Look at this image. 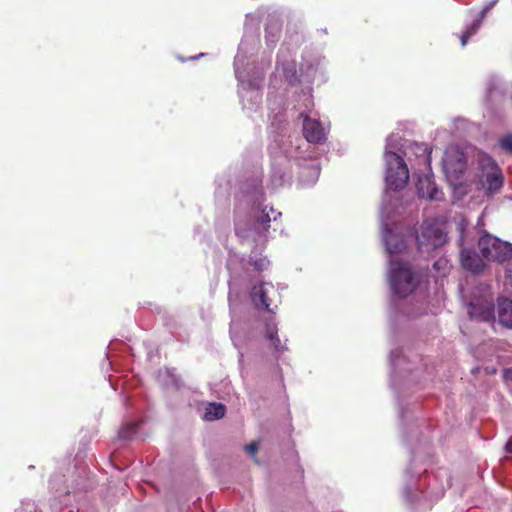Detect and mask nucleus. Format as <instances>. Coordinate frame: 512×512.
Masks as SVG:
<instances>
[{
  "mask_svg": "<svg viewBox=\"0 0 512 512\" xmlns=\"http://www.w3.org/2000/svg\"><path fill=\"white\" fill-rule=\"evenodd\" d=\"M277 295L275 287L271 283L262 282L255 285L251 291V298L257 308L265 309L270 313H274L273 298Z\"/></svg>",
  "mask_w": 512,
  "mask_h": 512,
  "instance_id": "nucleus-5",
  "label": "nucleus"
},
{
  "mask_svg": "<svg viewBox=\"0 0 512 512\" xmlns=\"http://www.w3.org/2000/svg\"><path fill=\"white\" fill-rule=\"evenodd\" d=\"M402 247H404V243L401 242L400 245H395V246H392L390 241L387 240V250L390 254H393V253H397L399 251H401Z\"/></svg>",
  "mask_w": 512,
  "mask_h": 512,
  "instance_id": "nucleus-20",
  "label": "nucleus"
},
{
  "mask_svg": "<svg viewBox=\"0 0 512 512\" xmlns=\"http://www.w3.org/2000/svg\"><path fill=\"white\" fill-rule=\"evenodd\" d=\"M482 169L481 185L487 193L493 194L503 186L502 171L497 163L490 156H483L480 159Z\"/></svg>",
  "mask_w": 512,
  "mask_h": 512,
  "instance_id": "nucleus-3",
  "label": "nucleus"
},
{
  "mask_svg": "<svg viewBox=\"0 0 512 512\" xmlns=\"http://www.w3.org/2000/svg\"><path fill=\"white\" fill-rule=\"evenodd\" d=\"M390 156L392 160L389 161L388 164L386 183L390 189L397 191L404 188L407 184L409 180V170L401 156L396 153H391Z\"/></svg>",
  "mask_w": 512,
  "mask_h": 512,
  "instance_id": "nucleus-4",
  "label": "nucleus"
},
{
  "mask_svg": "<svg viewBox=\"0 0 512 512\" xmlns=\"http://www.w3.org/2000/svg\"><path fill=\"white\" fill-rule=\"evenodd\" d=\"M479 252L489 262L505 263L512 259V244L484 232L477 243Z\"/></svg>",
  "mask_w": 512,
  "mask_h": 512,
  "instance_id": "nucleus-1",
  "label": "nucleus"
},
{
  "mask_svg": "<svg viewBox=\"0 0 512 512\" xmlns=\"http://www.w3.org/2000/svg\"><path fill=\"white\" fill-rule=\"evenodd\" d=\"M267 265H268V261L266 260V258H260L253 262V266L258 271H263L264 269L267 268Z\"/></svg>",
  "mask_w": 512,
  "mask_h": 512,
  "instance_id": "nucleus-19",
  "label": "nucleus"
},
{
  "mask_svg": "<svg viewBox=\"0 0 512 512\" xmlns=\"http://www.w3.org/2000/svg\"><path fill=\"white\" fill-rule=\"evenodd\" d=\"M468 314L472 319L489 322L494 319V305L490 301L477 299L469 304Z\"/></svg>",
  "mask_w": 512,
  "mask_h": 512,
  "instance_id": "nucleus-7",
  "label": "nucleus"
},
{
  "mask_svg": "<svg viewBox=\"0 0 512 512\" xmlns=\"http://www.w3.org/2000/svg\"><path fill=\"white\" fill-rule=\"evenodd\" d=\"M245 450L251 454V455H255L257 450H258V445L256 442H251L250 444L246 445L245 446Z\"/></svg>",
  "mask_w": 512,
  "mask_h": 512,
  "instance_id": "nucleus-21",
  "label": "nucleus"
},
{
  "mask_svg": "<svg viewBox=\"0 0 512 512\" xmlns=\"http://www.w3.org/2000/svg\"><path fill=\"white\" fill-rule=\"evenodd\" d=\"M270 221H271L270 215L268 212H266V209H264L262 215L257 219L259 229L262 232L268 231V229L270 227Z\"/></svg>",
  "mask_w": 512,
  "mask_h": 512,
  "instance_id": "nucleus-17",
  "label": "nucleus"
},
{
  "mask_svg": "<svg viewBox=\"0 0 512 512\" xmlns=\"http://www.w3.org/2000/svg\"><path fill=\"white\" fill-rule=\"evenodd\" d=\"M497 309L499 322L507 328H512V301L508 298H499Z\"/></svg>",
  "mask_w": 512,
  "mask_h": 512,
  "instance_id": "nucleus-12",
  "label": "nucleus"
},
{
  "mask_svg": "<svg viewBox=\"0 0 512 512\" xmlns=\"http://www.w3.org/2000/svg\"><path fill=\"white\" fill-rule=\"evenodd\" d=\"M390 285L399 297L411 294L418 285V280L406 262L395 261L391 263Z\"/></svg>",
  "mask_w": 512,
  "mask_h": 512,
  "instance_id": "nucleus-2",
  "label": "nucleus"
},
{
  "mask_svg": "<svg viewBox=\"0 0 512 512\" xmlns=\"http://www.w3.org/2000/svg\"><path fill=\"white\" fill-rule=\"evenodd\" d=\"M496 3L497 0H492L487 3L479 13L478 17L469 26H467L466 30L460 35L459 38L463 47L467 44L469 38L477 33L487 13L493 9Z\"/></svg>",
  "mask_w": 512,
  "mask_h": 512,
  "instance_id": "nucleus-11",
  "label": "nucleus"
},
{
  "mask_svg": "<svg viewBox=\"0 0 512 512\" xmlns=\"http://www.w3.org/2000/svg\"><path fill=\"white\" fill-rule=\"evenodd\" d=\"M137 429L136 423H128L120 429L118 436L122 440H129L137 432Z\"/></svg>",
  "mask_w": 512,
  "mask_h": 512,
  "instance_id": "nucleus-15",
  "label": "nucleus"
},
{
  "mask_svg": "<svg viewBox=\"0 0 512 512\" xmlns=\"http://www.w3.org/2000/svg\"><path fill=\"white\" fill-rule=\"evenodd\" d=\"M440 261H437L434 263V267L438 269V265H439Z\"/></svg>",
  "mask_w": 512,
  "mask_h": 512,
  "instance_id": "nucleus-24",
  "label": "nucleus"
},
{
  "mask_svg": "<svg viewBox=\"0 0 512 512\" xmlns=\"http://www.w3.org/2000/svg\"><path fill=\"white\" fill-rule=\"evenodd\" d=\"M499 146L506 153L512 155V134H507L499 139Z\"/></svg>",
  "mask_w": 512,
  "mask_h": 512,
  "instance_id": "nucleus-18",
  "label": "nucleus"
},
{
  "mask_svg": "<svg viewBox=\"0 0 512 512\" xmlns=\"http://www.w3.org/2000/svg\"><path fill=\"white\" fill-rule=\"evenodd\" d=\"M303 134L309 143L318 144L326 139L325 130L320 121L308 116H305L303 120Z\"/></svg>",
  "mask_w": 512,
  "mask_h": 512,
  "instance_id": "nucleus-8",
  "label": "nucleus"
},
{
  "mask_svg": "<svg viewBox=\"0 0 512 512\" xmlns=\"http://www.w3.org/2000/svg\"><path fill=\"white\" fill-rule=\"evenodd\" d=\"M503 380L506 382H512V368H507L503 370Z\"/></svg>",
  "mask_w": 512,
  "mask_h": 512,
  "instance_id": "nucleus-22",
  "label": "nucleus"
},
{
  "mask_svg": "<svg viewBox=\"0 0 512 512\" xmlns=\"http://www.w3.org/2000/svg\"><path fill=\"white\" fill-rule=\"evenodd\" d=\"M484 258H482L481 254H477L472 249H462L460 252V262L464 269L474 273L478 274L482 272L486 264L484 262Z\"/></svg>",
  "mask_w": 512,
  "mask_h": 512,
  "instance_id": "nucleus-9",
  "label": "nucleus"
},
{
  "mask_svg": "<svg viewBox=\"0 0 512 512\" xmlns=\"http://www.w3.org/2000/svg\"><path fill=\"white\" fill-rule=\"evenodd\" d=\"M267 337L272 342V345L274 346L276 351H281L284 349V347L282 346L281 341L277 335V330L275 329V327L268 326Z\"/></svg>",
  "mask_w": 512,
  "mask_h": 512,
  "instance_id": "nucleus-16",
  "label": "nucleus"
},
{
  "mask_svg": "<svg viewBox=\"0 0 512 512\" xmlns=\"http://www.w3.org/2000/svg\"><path fill=\"white\" fill-rule=\"evenodd\" d=\"M226 412L225 405L221 403H209L205 408L204 419L207 421H213L224 417Z\"/></svg>",
  "mask_w": 512,
  "mask_h": 512,
  "instance_id": "nucleus-13",
  "label": "nucleus"
},
{
  "mask_svg": "<svg viewBox=\"0 0 512 512\" xmlns=\"http://www.w3.org/2000/svg\"><path fill=\"white\" fill-rule=\"evenodd\" d=\"M422 235H423V237H426V238H431L433 236L434 239L432 241V244L434 246H438L445 241V236L442 233V231H440L439 229H434L431 226L424 227L423 231H422Z\"/></svg>",
  "mask_w": 512,
  "mask_h": 512,
  "instance_id": "nucleus-14",
  "label": "nucleus"
},
{
  "mask_svg": "<svg viewBox=\"0 0 512 512\" xmlns=\"http://www.w3.org/2000/svg\"><path fill=\"white\" fill-rule=\"evenodd\" d=\"M467 159L463 151L458 148H450L443 158V170L446 174L459 178L466 170Z\"/></svg>",
  "mask_w": 512,
  "mask_h": 512,
  "instance_id": "nucleus-6",
  "label": "nucleus"
},
{
  "mask_svg": "<svg viewBox=\"0 0 512 512\" xmlns=\"http://www.w3.org/2000/svg\"><path fill=\"white\" fill-rule=\"evenodd\" d=\"M504 450L506 453L512 454V437L508 439L504 446Z\"/></svg>",
  "mask_w": 512,
  "mask_h": 512,
  "instance_id": "nucleus-23",
  "label": "nucleus"
},
{
  "mask_svg": "<svg viewBox=\"0 0 512 512\" xmlns=\"http://www.w3.org/2000/svg\"><path fill=\"white\" fill-rule=\"evenodd\" d=\"M419 197L430 200H440L443 193L437 188L434 180L427 176H419L416 182Z\"/></svg>",
  "mask_w": 512,
  "mask_h": 512,
  "instance_id": "nucleus-10",
  "label": "nucleus"
}]
</instances>
